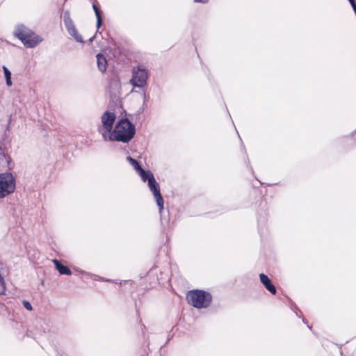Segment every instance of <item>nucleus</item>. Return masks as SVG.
Here are the masks:
<instances>
[{
  "mask_svg": "<svg viewBox=\"0 0 356 356\" xmlns=\"http://www.w3.org/2000/svg\"><path fill=\"white\" fill-rule=\"evenodd\" d=\"M135 134V124L127 116L122 117L115 123L113 130L108 136L106 141L128 143L134 138Z\"/></svg>",
  "mask_w": 356,
  "mask_h": 356,
  "instance_id": "nucleus-1",
  "label": "nucleus"
},
{
  "mask_svg": "<svg viewBox=\"0 0 356 356\" xmlns=\"http://www.w3.org/2000/svg\"><path fill=\"white\" fill-rule=\"evenodd\" d=\"M13 35L26 48H34L42 41L40 35L23 24L16 25Z\"/></svg>",
  "mask_w": 356,
  "mask_h": 356,
  "instance_id": "nucleus-2",
  "label": "nucleus"
},
{
  "mask_svg": "<svg viewBox=\"0 0 356 356\" xmlns=\"http://www.w3.org/2000/svg\"><path fill=\"white\" fill-rule=\"evenodd\" d=\"M126 160L138 175L141 180L143 182H147L148 187L156 201V179L154 178V174L150 170L144 169L141 165L140 161L131 156H127Z\"/></svg>",
  "mask_w": 356,
  "mask_h": 356,
  "instance_id": "nucleus-3",
  "label": "nucleus"
},
{
  "mask_svg": "<svg viewBox=\"0 0 356 356\" xmlns=\"http://www.w3.org/2000/svg\"><path fill=\"white\" fill-rule=\"evenodd\" d=\"M188 302L194 307L201 309L207 307L211 302V296L209 293L202 290H192L187 293Z\"/></svg>",
  "mask_w": 356,
  "mask_h": 356,
  "instance_id": "nucleus-4",
  "label": "nucleus"
},
{
  "mask_svg": "<svg viewBox=\"0 0 356 356\" xmlns=\"http://www.w3.org/2000/svg\"><path fill=\"white\" fill-rule=\"evenodd\" d=\"M16 189V178L11 172L0 173V198L13 194Z\"/></svg>",
  "mask_w": 356,
  "mask_h": 356,
  "instance_id": "nucleus-5",
  "label": "nucleus"
},
{
  "mask_svg": "<svg viewBox=\"0 0 356 356\" xmlns=\"http://www.w3.org/2000/svg\"><path fill=\"white\" fill-rule=\"evenodd\" d=\"M116 119V115L114 112L106 111L101 117V124L98 127V131L102 134L104 140L108 138V136L114 129L113 124Z\"/></svg>",
  "mask_w": 356,
  "mask_h": 356,
  "instance_id": "nucleus-6",
  "label": "nucleus"
},
{
  "mask_svg": "<svg viewBox=\"0 0 356 356\" xmlns=\"http://www.w3.org/2000/svg\"><path fill=\"white\" fill-rule=\"evenodd\" d=\"M147 70L140 65L134 67L130 83L134 88H143L147 83Z\"/></svg>",
  "mask_w": 356,
  "mask_h": 356,
  "instance_id": "nucleus-7",
  "label": "nucleus"
},
{
  "mask_svg": "<svg viewBox=\"0 0 356 356\" xmlns=\"http://www.w3.org/2000/svg\"><path fill=\"white\" fill-rule=\"evenodd\" d=\"M63 24L69 35H70L77 42H84L82 36L78 33L74 22L70 17V13L69 10H65L63 13Z\"/></svg>",
  "mask_w": 356,
  "mask_h": 356,
  "instance_id": "nucleus-8",
  "label": "nucleus"
},
{
  "mask_svg": "<svg viewBox=\"0 0 356 356\" xmlns=\"http://www.w3.org/2000/svg\"><path fill=\"white\" fill-rule=\"evenodd\" d=\"M63 24L69 35H70L77 42H84L82 36L78 33L74 22L70 17V13L69 10H65L63 13Z\"/></svg>",
  "mask_w": 356,
  "mask_h": 356,
  "instance_id": "nucleus-9",
  "label": "nucleus"
},
{
  "mask_svg": "<svg viewBox=\"0 0 356 356\" xmlns=\"http://www.w3.org/2000/svg\"><path fill=\"white\" fill-rule=\"evenodd\" d=\"M63 24L69 35H70L77 42H84L82 36L78 33L74 22L70 17V13L69 10H65L63 13Z\"/></svg>",
  "mask_w": 356,
  "mask_h": 356,
  "instance_id": "nucleus-10",
  "label": "nucleus"
},
{
  "mask_svg": "<svg viewBox=\"0 0 356 356\" xmlns=\"http://www.w3.org/2000/svg\"><path fill=\"white\" fill-rule=\"evenodd\" d=\"M121 88V82L120 77L113 73L108 83L107 90L109 93L110 98L114 101L118 98V94Z\"/></svg>",
  "mask_w": 356,
  "mask_h": 356,
  "instance_id": "nucleus-11",
  "label": "nucleus"
},
{
  "mask_svg": "<svg viewBox=\"0 0 356 356\" xmlns=\"http://www.w3.org/2000/svg\"><path fill=\"white\" fill-rule=\"evenodd\" d=\"M11 140H8V135L3 133L0 138V164L10 154Z\"/></svg>",
  "mask_w": 356,
  "mask_h": 356,
  "instance_id": "nucleus-12",
  "label": "nucleus"
},
{
  "mask_svg": "<svg viewBox=\"0 0 356 356\" xmlns=\"http://www.w3.org/2000/svg\"><path fill=\"white\" fill-rule=\"evenodd\" d=\"M52 262L54 263L56 269L58 270V272L60 275H72V270L70 269V268L67 266L62 264L60 261H58L56 259H54L52 260Z\"/></svg>",
  "mask_w": 356,
  "mask_h": 356,
  "instance_id": "nucleus-13",
  "label": "nucleus"
},
{
  "mask_svg": "<svg viewBox=\"0 0 356 356\" xmlns=\"http://www.w3.org/2000/svg\"><path fill=\"white\" fill-rule=\"evenodd\" d=\"M96 58L98 70L102 72H104L107 68V60L105 56L102 53H98L96 55Z\"/></svg>",
  "mask_w": 356,
  "mask_h": 356,
  "instance_id": "nucleus-14",
  "label": "nucleus"
},
{
  "mask_svg": "<svg viewBox=\"0 0 356 356\" xmlns=\"http://www.w3.org/2000/svg\"><path fill=\"white\" fill-rule=\"evenodd\" d=\"M260 280L261 283L265 286L266 289L269 291L271 293L275 294L276 289L274 285L271 283L270 279L268 277L267 275L261 273L259 275Z\"/></svg>",
  "mask_w": 356,
  "mask_h": 356,
  "instance_id": "nucleus-15",
  "label": "nucleus"
},
{
  "mask_svg": "<svg viewBox=\"0 0 356 356\" xmlns=\"http://www.w3.org/2000/svg\"><path fill=\"white\" fill-rule=\"evenodd\" d=\"M92 9L95 12L97 18L96 27L97 29L98 30L102 26V11L101 10L100 6L99 5L98 3H92Z\"/></svg>",
  "mask_w": 356,
  "mask_h": 356,
  "instance_id": "nucleus-16",
  "label": "nucleus"
},
{
  "mask_svg": "<svg viewBox=\"0 0 356 356\" xmlns=\"http://www.w3.org/2000/svg\"><path fill=\"white\" fill-rule=\"evenodd\" d=\"M2 69H3L4 77L6 79V84L7 86L10 87L13 85V81H12V78H11L12 73H11L10 70L6 65H3Z\"/></svg>",
  "mask_w": 356,
  "mask_h": 356,
  "instance_id": "nucleus-17",
  "label": "nucleus"
},
{
  "mask_svg": "<svg viewBox=\"0 0 356 356\" xmlns=\"http://www.w3.org/2000/svg\"><path fill=\"white\" fill-rule=\"evenodd\" d=\"M3 163L6 164V166L8 170H12L15 167V163L13 162L10 154L7 156Z\"/></svg>",
  "mask_w": 356,
  "mask_h": 356,
  "instance_id": "nucleus-18",
  "label": "nucleus"
},
{
  "mask_svg": "<svg viewBox=\"0 0 356 356\" xmlns=\"http://www.w3.org/2000/svg\"><path fill=\"white\" fill-rule=\"evenodd\" d=\"M6 287L3 276L0 273V294L3 295L6 293Z\"/></svg>",
  "mask_w": 356,
  "mask_h": 356,
  "instance_id": "nucleus-19",
  "label": "nucleus"
},
{
  "mask_svg": "<svg viewBox=\"0 0 356 356\" xmlns=\"http://www.w3.org/2000/svg\"><path fill=\"white\" fill-rule=\"evenodd\" d=\"M157 205L159 207L160 211L163 209V200L160 192L157 190Z\"/></svg>",
  "mask_w": 356,
  "mask_h": 356,
  "instance_id": "nucleus-20",
  "label": "nucleus"
},
{
  "mask_svg": "<svg viewBox=\"0 0 356 356\" xmlns=\"http://www.w3.org/2000/svg\"><path fill=\"white\" fill-rule=\"evenodd\" d=\"M82 273H87L88 275H90L91 278L95 281H101V282L104 281V277H101L99 275L89 273H86L84 271H82Z\"/></svg>",
  "mask_w": 356,
  "mask_h": 356,
  "instance_id": "nucleus-21",
  "label": "nucleus"
},
{
  "mask_svg": "<svg viewBox=\"0 0 356 356\" xmlns=\"http://www.w3.org/2000/svg\"><path fill=\"white\" fill-rule=\"evenodd\" d=\"M22 303L23 307L28 311L31 312L33 310V307L29 301H28L26 300H24Z\"/></svg>",
  "mask_w": 356,
  "mask_h": 356,
  "instance_id": "nucleus-22",
  "label": "nucleus"
},
{
  "mask_svg": "<svg viewBox=\"0 0 356 356\" xmlns=\"http://www.w3.org/2000/svg\"><path fill=\"white\" fill-rule=\"evenodd\" d=\"M11 120H12V117L11 115H10L9 117V119H8V124H6V128H5V131L3 133H6L8 134L7 132L10 131V124H11Z\"/></svg>",
  "mask_w": 356,
  "mask_h": 356,
  "instance_id": "nucleus-23",
  "label": "nucleus"
},
{
  "mask_svg": "<svg viewBox=\"0 0 356 356\" xmlns=\"http://www.w3.org/2000/svg\"><path fill=\"white\" fill-rule=\"evenodd\" d=\"M104 282H111V283H116L118 284V280H111V279H108V278H105L104 277Z\"/></svg>",
  "mask_w": 356,
  "mask_h": 356,
  "instance_id": "nucleus-24",
  "label": "nucleus"
},
{
  "mask_svg": "<svg viewBox=\"0 0 356 356\" xmlns=\"http://www.w3.org/2000/svg\"><path fill=\"white\" fill-rule=\"evenodd\" d=\"M139 322H140V325H141L142 332H143V333H144V330H146V327H145V325L144 324L142 323V321H141L140 318L139 319ZM143 334L145 335V334Z\"/></svg>",
  "mask_w": 356,
  "mask_h": 356,
  "instance_id": "nucleus-25",
  "label": "nucleus"
},
{
  "mask_svg": "<svg viewBox=\"0 0 356 356\" xmlns=\"http://www.w3.org/2000/svg\"><path fill=\"white\" fill-rule=\"evenodd\" d=\"M196 3H206L209 1V0H194Z\"/></svg>",
  "mask_w": 356,
  "mask_h": 356,
  "instance_id": "nucleus-26",
  "label": "nucleus"
},
{
  "mask_svg": "<svg viewBox=\"0 0 356 356\" xmlns=\"http://www.w3.org/2000/svg\"><path fill=\"white\" fill-rule=\"evenodd\" d=\"M352 7L353 8L354 10L356 12V3L355 1H353L352 3H350Z\"/></svg>",
  "mask_w": 356,
  "mask_h": 356,
  "instance_id": "nucleus-27",
  "label": "nucleus"
},
{
  "mask_svg": "<svg viewBox=\"0 0 356 356\" xmlns=\"http://www.w3.org/2000/svg\"><path fill=\"white\" fill-rule=\"evenodd\" d=\"M94 38H95V36L91 37V38L89 39V42H92L93 41V40H94Z\"/></svg>",
  "mask_w": 356,
  "mask_h": 356,
  "instance_id": "nucleus-28",
  "label": "nucleus"
},
{
  "mask_svg": "<svg viewBox=\"0 0 356 356\" xmlns=\"http://www.w3.org/2000/svg\"><path fill=\"white\" fill-rule=\"evenodd\" d=\"M154 266H155V264H154V265L152 266V268H151L150 271H152V269L154 268Z\"/></svg>",
  "mask_w": 356,
  "mask_h": 356,
  "instance_id": "nucleus-29",
  "label": "nucleus"
},
{
  "mask_svg": "<svg viewBox=\"0 0 356 356\" xmlns=\"http://www.w3.org/2000/svg\"><path fill=\"white\" fill-rule=\"evenodd\" d=\"M41 284L43 285L44 284V280H41Z\"/></svg>",
  "mask_w": 356,
  "mask_h": 356,
  "instance_id": "nucleus-30",
  "label": "nucleus"
},
{
  "mask_svg": "<svg viewBox=\"0 0 356 356\" xmlns=\"http://www.w3.org/2000/svg\"><path fill=\"white\" fill-rule=\"evenodd\" d=\"M350 3H352L353 1H355L354 0H348Z\"/></svg>",
  "mask_w": 356,
  "mask_h": 356,
  "instance_id": "nucleus-31",
  "label": "nucleus"
}]
</instances>
